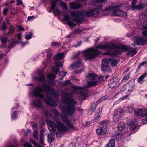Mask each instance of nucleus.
<instances>
[{
  "label": "nucleus",
  "instance_id": "4d7b16f0",
  "mask_svg": "<svg viewBox=\"0 0 147 147\" xmlns=\"http://www.w3.org/2000/svg\"><path fill=\"white\" fill-rule=\"evenodd\" d=\"M16 5H19L21 4H23V2L22 0H16Z\"/></svg>",
  "mask_w": 147,
  "mask_h": 147
},
{
  "label": "nucleus",
  "instance_id": "5701e85b",
  "mask_svg": "<svg viewBox=\"0 0 147 147\" xmlns=\"http://www.w3.org/2000/svg\"><path fill=\"white\" fill-rule=\"evenodd\" d=\"M136 39L137 44L139 45H144L147 42V40L141 37H137Z\"/></svg>",
  "mask_w": 147,
  "mask_h": 147
},
{
  "label": "nucleus",
  "instance_id": "c9c22d12",
  "mask_svg": "<svg viewBox=\"0 0 147 147\" xmlns=\"http://www.w3.org/2000/svg\"><path fill=\"white\" fill-rule=\"evenodd\" d=\"M17 112L16 111H14L13 112L12 115V117L11 118V119L12 121H13L16 119L17 118Z\"/></svg>",
  "mask_w": 147,
  "mask_h": 147
},
{
  "label": "nucleus",
  "instance_id": "c03bdc74",
  "mask_svg": "<svg viewBox=\"0 0 147 147\" xmlns=\"http://www.w3.org/2000/svg\"><path fill=\"white\" fill-rule=\"evenodd\" d=\"M60 6L64 9H67V7L66 4L65 3L62 2L60 4Z\"/></svg>",
  "mask_w": 147,
  "mask_h": 147
},
{
  "label": "nucleus",
  "instance_id": "49530a36",
  "mask_svg": "<svg viewBox=\"0 0 147 147\" xmlns=\"http://www.w3.org/2000/svg\"><path fill=\"white\" fill-rule=\"evenodd\" d=\"M147 63V61H145L142 62L138 66V69L141 68V67L143 66L144 65H146Z\"/></svg>",
  "mask_w": 147,
  "mask_h": 147
},
{
  "label": "nucleus",
  "instance_id": "603ef678",
  "mask_svg": "<svg viewBox=\"0 0 147 147\" xmlns=\"http://www.w3.org/2000/svg\"><path fill=\"white\" fill-rule=\"evenodd\" d=\"M97 105L95 103H93L91 105V108L92 110L91 111H93L96 107Z\"/></svg>",
  "mask_w": 147,
  "mask_h": 147
},
{
  "label": "nucleus",
  "instance_id": "72a5a7b5",
  "mask_svg": "<svg viewBox=\"0 0 147 147\" xmlns=\"http://www.w3.org/2000/svg\"><path fill=\"white\" fill-rule=\"evenodd\" d=\"M115 142L113 139H111L109 142L108 147H114Z\"/></svg>",
  "mask_w": 147,
  "mask_h": 147
},
{
  "label": "nucleus",
  "instance_id": "680f3d73",
  "mask_svg": "<svg viewBox=\"0 0 147 147\" xmlns=\"http://www.w3.org/2000/svg\"><path fill=\"white\" fill-rule=\"evenodd\" d=\"M129 75H127L122 79V81L124 82H126L127 80L129 79Z\"/></svg>",
  "mask_w": 147,
  "mask_h": 147
},
{
  "label": "nucleus",
  "instance_id": "473e14b6",
  "mask_svg": "<svg viewBox=\"0 0 147 147\" xmlns=\"http://www.w3.org/2000/svg\"><path fill=\"white\" fill-rule=\"evenodd\" d=\"M10 11L11 12V13L12 15H14L16 13H17V11L16 10V9L14 7L10 6Z\"/></svg>",
  "mask_w": 147,
  "mask_h": 147
},
{
  "label": "nucleus",
  "instance_id": "cd10ccee",
  "mask_svg": "<svg viewBox=\"0 0 147 147\" xmlns=\"http://www.w3.org/2000/svg\"><path fill=\"white\" fill-rule=\"evenodd\" d=\"M147 75V74L146 73L141 75L138 78L137 80L138 82L140 84H142L144 82V81L143 80V79Z\"/></svg>",
  "mask_w": 147,
  "mask_h": 147
},
{
  "label": "nucleus",
  "instance_id": "dca6fc26",
  "mask_svg": "<svg viewBox=\"0 0 147 147\" xmlns=\"http://www.w3.org/2000/svg\"><path fill=\"white\" fill-rule=\"evenodd\" d=\"M127 123L128 126H131L133 129V131L136 132L137 130L136 131V128L138 126V122L135 120H131L128 119L127 121Z\"/></svg>",
  "mask_w": 147,
  "mask_h": 147
},
{
  "label": "nucleus",
  "instance_id": "20e7f679",
  "mask_svg": "<svg viewBox=\"0 0 147 147\" xmlns=\"http://www.w3.org/2000/svg\"><path fill=\"white\" fill-rule=\"evenodd\" d=\"M51 111L55 115L56 117V120L54 123L50 120L47 122L48 129L51 134L48 135V137L50 141L53 140V136H54V133H55L57 137H60L62 135L69 130L68 127L66 126L58 118L60 115V114L57 110L55 108L51 109Z\"/></svg>",
  "mask_w": 147,
  "mask_h": 147
},
{
  "label": "nucleus",
  "instance_id": "f3484780",
  "mask_svg": "<svg viewBox=\"0 0 147 147\" xmlns=\"http://www.w3.org/2000/svg\"><path fill=\"white\" fill-rule=\"evenodd\" d=\"M107 126L103 124L102 126L98 128L96 130L97 133L99 135L105 134L107 131Z\"/></svg>",
  "mask_w": 147,
  "mask_h": 147
},
{
  "label": "nucleus",
  "instance_id": "2f4dec72",
  "mask_svg": "<svg viewBox=\"0 0 147 147\" xmlns=\"http://www.w3.org/2000/svg\"><path fill=\"white\" fill-rule=\"evenodd\" d=\"M110 59H111L110 65L113 66H116L117 64V60L113 58H110Z\"/></svg>",
  "mask_w": 147,
  "mask_h": 147
},
{
  "label": "nucleus",
  "instance_id": "4c0bfd02",
  "mask_svg": "<svg viewBox=\"0 0 147 147\" xmlns=\"http://www.w3.org/2000/svg\"><path fill=\"white\" fill-rule=\"evenodd\" d=\"M82 43V42L81 41H78L77 44H73L71 47H79L81 46Z\"/></svg>",
  "mask_w": 147,
  "mask_h": 147
},
{
  "label": "nucleus",
  "instance_id": "e433bc0d",
  "mask_svg": "<svg viewBox=\"0 0 147 147\" xmlns=\"http://www.w3.org/2000/svg\"><path fill=\"white\" fill-rule=\"evenodd\" d=\"M28 41L23 42L22 40L21 41V42H18L17 44H20L21 46L23 47L27 45L28 44Z\"/></svg>",
  "mask_w": 147,
  "mask_h": 147
},
{
  "label": "nucleus",
  "instance_id": "f8f14e48",
  "mask_svg": "<svg viewBox=\"0 0 147 147\" xmlns=\"http://www.w3.org/2000/svg\"><path fill=\"white\" fill-rule=\"evenodd\" d=\"M51 6L50 11L49 12L52 11L55 15L59 16L62 13L57 7H56L55 5L58 0H51Z\"/></svg>",
  "mask_w": 147,
  "mask_h": 147
},
{
  "label": "nucleus",
  "instance_id": "4be33fe9",
  "mask_svg": "<svg viewBox=\"0 0 147 147\" xmlns=\"http://www.w3.org/2000/svg\"><path fill=\"white\" fill-rule=\"evenodd\" d=\"M70 8L72 9H78L80 8L82 5L78 3L74 2L69 4Z\"/></svg>",
  "mask_w": 147,
  "mask_h": 147
},
{
  "label": "nucleus",
  "instance_id": "774afa93",
  "mask_svg": "<svg viewBox=\"0 0 147 147\" xmlns=\"http://www.w3.org/2000/svg\"><path fill=\"white\" fill-rule=\"evenodd\" d=\"M44 133V130L42 129L40 131V136H43Z\"/></svg>",
  "mask_w": 147,
  "mask_h": 147
},
{
  "label": "nucleus",
  "instance_id": "69168bd1",
  "mask_svg": "<svg viewBox=\"0 0 147 147\" xmlns=\"http://www.w3.org/2000/svg\"><path fill=\"white\" fill-rule=\"evenodd\" d=\"M62 72H61L59 74V76H60L61 75H62V77L60 79L61 80H62L63 79V78L64 76H65L66 74H67V72H65L63 73V74H62Z\"/></svg>",
  "mask_w": 147,
  "mask_h": 147
},
{
  "label": "nucleus",
  "instance_id": "39448f33",
  "mask_svg": "<svg viewBox=\"0 0 147 147\" xmlns=\"http://www.w3.org/2000/svg\"><path fill=\"white\" fill-rule=\"evenodd\" d=\"M107 0H94L96 8L88 9L87 11H78L71 12L70 14L74 18L72 20L79 24L82 23L85 16H96L99 13V9L102 8L100 4L105 2Z\"/></svg>",
  "mask_w": 147,
  "mask_h": 147
},
{
  "label": "nucleus",
  "instance_id": "e2e57ef3",
  "mask_svg": "<svg viewBox=\"0 0 147 147\" xmlns=\"http://www.w3.org/2000/svg\"><path fill=\"white\" fill-rule=\"evenodd\" d=\"M43 112H44L45 114V115L46 116H51V115L49 113V111H44Z\"/></svg>",
  "mask_w": 147,
  "mask_h": 147
},
{
  "label": "nucleus",
  "instance_id": "58836bf2",
  "mask_svg": "<svg viewBox=\"0 0 147 147\" xmlns=\"http://www.w3.org/2000/svg\"><path fill=\"white\" fill-rule=\"evenodd\" d=\"M142 18L144 19H147V11H143L141 13Z\"/></svg>",
  "mask_w": 147,
  "mask_h": 147
},
{
  "label": "nucleus",
  "instance_id": "4468645a",
  "mask_svg": "<svg viewBox=\"0 0 147 147\" xmlns=\"http://www.w3.org/2000/svg\"><path fill=\"white\" fill-rule=\"evenodd\" d=\"M82 60L81 59H79L74 63L71 65V67L74 69L79 68L80 67L81 69L77 71L78 73H81L84 70V67L82 66Z\"/></svg>",
  "mask_w": 147,
  "mask_h": 147
},
{
  "label": "nucleus",
  "instance_id": "a211bd4d",
  "mask_svg": "<svg viewBox=\"0 0 147 147\" xmlns=\"http://www.w3.org/2000/svg\"><path fill=\"white\" fill-rule=\"evenodd\" d=\"M71 18L67 14L64 15V18L63 20L67 22L68 24L71 27V28H73L76 26V24L71 21Z\"/></svg>",
  "mask_w": 147,
  "mask_h": 147
},
{
  "label": "nucleus",
  "instance_id": "8fccbe9b",
  "mask_svg": "<svg viewBox=\"0 0 147 147\" xmlns=\"http://www.w3.org/2000/svg\"><path fill=\"white\" fill-rule=\"evenodd\" d=\"M7 28V25L6 24L3 23L2 25V27L0 28V30H5Z\"/></svg>",
  "mask_w": 147,
  "mask_h": 147
},
{
  "label": "nucleus",
  "instance_id": "6e6552de",
  "mask_svg": "<svg viewBox=\"0 0 147 147\" xmlns=\"http://www.w3.org/2000/svg\"><path fill=\"white\" fill-rule=\"evenodd\" d=\"M121 6V5H119L114 7H111L106 8V10L111 11L116 16L125 17L127 16L126 13L119 9Z\"/></svg>",
  "mask_w": 147,
  "mask_h": 147
},
{
  "label": "nucleus",
  "instance_id": "bb28decb",
  "mask_svg": "<svg viewBox=\"0 0 147 147\" xmlns=\"http://www.w3.org/2000/svg\"><path fill=\"white\" fill-rule=\"evenodd\" d=\"M86 77L89 80H95L97 79V75L92 73L91 74H88V75L86 76Z\"/></svg>",
  "mask_w": 147,
  "mask_h": 147
},
{
  "label": "nucleus",
  "instance_id": "052dcab7",
  "mask_svg": "<svg viewBox=\"0 0 147 147\" xmlns=\"http://www.w3.org/2000/svg\"><path fill=\"white\" fill-rule=\"evenodd\" d=\"M113 80L112 79L111 80H110V82L111 84H113V86L111 87V88H113L115 86L116 84V82H114Z\"/></svg>",
  "mask_w": 147,
  "mask_h": 147
},
{
  "label": "nucleus",
  "instance_id": "423d86ee",
  "mask_svg": "<svg viewBox=\"0 0 147 147\" xmlns=\"http://www.w3.org/2000/svg\"><path fill=\"white\" fill-rule=\"evenodd\" d=\"M45 53L47 54V58L42 62V64L45 67L49 64L51 70L56 74H57L59 71V67L62 66V63L59 60L64 58L66 55L65 52L57 53L54 58L52 57V53L50 50H47Z\"/></svg>",
  "mask_w": 147,
  "mask_h": 147
},
{
  "label": "nucleus",
  "instance_id": "bf43d9fd",
  "mask_svg": "<svg viewBox=\"0 0 147 147\" xmlns=\"http://www.w3.org/2000/svg\"><path fill=\"white\" fill-rule=\"evenodd\" d=\"M8 9L7 8H5L3 10V14L5 16L6 15L8 12Z\"/></svg>",
  "mask_w": 147,
  "mask_h": 147
},
{
  "label": "nucleus",
  "instance_id": "ea45409f",
  "mask_svg": "<svg viewBox=\"0 0 147 147\" xmlns=\"http://www.w3.org/2000/svg\"><path fill=\"white\" fill-rule=\"evenodd\" d=\"M51 44L52 46L56 47V46H61L63 45V43L60 42H53Z\"/></svg>",
  "mask_w": 147,
  "mask_h": 147
},
{
  "label": "nucleus",
  "instance_id": "7c9ffc66",
  "mask_svg": "<svg viewBox=\"0 0 147 147\" xmlns=\"http://www.w3.org/2000/svg\"><path fill=\"white\" fill-rule=\"evenodd\" d=\"M0 40L3 44V47L5 48L6 47L4 46L3 45L7 43L9 41V39L7 37H1L0 38Z\"/></svg>",
  "mask_w": 147,
  "mask_h": 147
},
{
  "label": "nucleus",
  "instance_id": "c756f323",
  "mask_svg": "<svg viewBox=\"0 0 147 147\" xmlns=\"http://www.w3.org/2000/svg\"><path fill=\"white\" fill-rule=\"evenodd\" d=\"M29 142L30 143H32L35 147H43L40 146L38 143L36 141H34L33 139H30V140Z\"/></svg>",
  "mask_w": 147,
  "mask_h": 147
},
{
  "label": "nucleus",
  "instance_id": "6e6d98bb",
  "mask_svg": "<svg viewBox=\"0 0 147 147\" xmlns=\"http://www.w3.org/2000/svg\"><path fill=\"white\" fill-rule=\"evenodd\" d=\"M106 96L102 97L100 99L97 101V103H99L102 100H105L106 98Z\"/></svg>",
  "mask_w": 147,
  "mask_h": 147
},
{
  "label": "nucleus",
  "instance_id": "13d9d810",
  "mask_svg": "<svg viewBox=\"0 0 147 147\" xmlns=\"http://www.w3.org/2000/svg\"><path fill=\"white\" fill-rule=\"evenodd\" d=\"M70 82L69 80H66L65 82H63L62 84L66 86L70 84Z\"/></svg>",
  "mask_w": 147,
  "mask_h": 147
},
{
  "label": "nucleus",
  "instance_id": "9d476101",
  "mask_svg": "<svg viewBox=\"0 0 147 147\" xmlns=\"http://www.w3.org/2000/svg\"><path fill=\"white\" fill-rule=\"evenodd\" d=\"M118 131L117 134V136L120 135L124 136L125 137L130 135L129 133H128V128L125 127V124L123 122L119 123L118 126Z\"/></svg>",
  "mask_w": 147,
  "mask_h": 147
},
{
  "label": "nucleus",
  "instance_id": "864d4df0",
  "mask_svg": "<svg viewBox=\"0 0 147 147\" xmlns=\"http://www.w3.org/2000/svg\"><path fill=\"white\" fill-rule=\"evenodd\" d=\"M97 79L96 80H98V82H102L103 79V78H104V77L102 76H98L97 75Z\"/></svg>",
  "mask_w": 147,
  "mask_h": 147
},
{
  "label": "nucleus",
  "instance_id": "37998d69",
  "mask_svg": "<svg viewBox=\"0 0 147 147\" xmlns=\"http://www.w3.org/2000/svg\"><path fill=\"white\" fill-rule=\"evenodd\" d=\"M143 28L144 29L147 30V25L146 26H144L143 27ZM142 33L143 35L144 36H147V31L146 30H143L142 32Z\"/></svg>",
  "mask_w": 147,
  "mask_h": 147
},
{
  "label": "nucleus",
  "instance_id": "6ab92c4d",
  "mask_svg": "<svg viewBox=\"0 0 147 147\" xmlns=\"http://www.w3.org/2000/svg\"><path fill=\"white\" fill-rule=\"evenodd\" d=\"M47 78L49 80V84L52 86L55 85L54 81L55 78V76L53 73H49L47 76Z\"/></svg>",
  "mask_w": 147,
  "mask_h": 147
},
{
  "label": "nucleus",
  "instance_id": "a878e982",
  "mask_svg": "<svg viewBox=\"0 0 147 147\" xmlns=\"http://www.w3.org/2000/svg\"><path fill=\"white\" fill-rule=\"evenodd\" d=\"M83 30V29L79 28L76 29L74 32L70 33L67 36V38H69L71 37L74 36L75 34H80L81 32H82Z\"/></svg>",
  "mask_w": 147,
  "mask_h": 147
},
{
  "label": "nucleus",
  "instance_id": "5fc2aeb1",
  "mask_svg": "<svg viewBox=\"0 0 147 147\" xmlns=\"http://www.w3.org/2000/svg\"><path fill=\"white\" fill-rule=\"evenodd\" d=\"M18 30L21 31H25L26 30H25L24 28L22 26L20 25H18Z\"/></svg>",
  "mask_w": 147,
  "mask_h": 147
},
{
  "label": "nucleus",
  "instance_id": "f704fd0d",
  "mask_svg": "<svg viewBox=\"0 0 147 147\" xmlns=\"http://www.w3.org/2000/svg\"><path fill=\"white\" fill-rule=\"evenodd\" d=\"M26 34L25 36V38L26 40H29L32 38L33 34L32 32L27 34V32H26Z\"/></svg>",
  "mask_w": 147,
  "mask_h": 147
},
{
  "label": "nucleus",
  "instance_id": "f03ea898",
  "mask_svg": "<svg viewBox=\"0 0 147 147\" xmlns=\"http://www.w3.org/2000/svg\"><path fill=\"white\" fill-rule=\"evenodd\" d=\"M127 47L125 45H119L111 42H109L105 44H99L97 47L94 48H90L83 51L79 52L78 54L79 55L84 57L86 60H90L96 57L101 53V51L98 50H104L108 49H115L114 51H109L105 53L106 55L116 56L120 54L124 51L127 50Z\"/></svg>",
  "mask_w": 147,
  "mask_h": 147
},
{
  "label": "nucleus",
  "instance_id": "f257e3e1",
  "mask_svg": "<svg viewBox=\"0 0 147 147\" xmlns=\"http://www.w3.org/2000/svg\"><path fill=\"white\" fill-rule=\"evenodd\" d=\"M45 76L43 70L42 69H38L32 74V77L33 79L44 83L42 86L38 85L31 94L43 99L47 104L55 107L58 103L59 95L54 90L45 83L47 80Z\"/></svg>",
  "mask_w": 147,
  "mask_h": 147
},
{
  "label": "nucleus",
  "instance_id": "09e8293b",
  "mask_svg": "<svg viewBox=\"0 0 147 147\" xmlns=\"http://www.w3.org/2000/svg\"><path fill=\"white\" fill-rule=\"evenodd\" d=\"M31 123L34 129H36L37 127L36 123L34 122H31Z\"/></svg>",
  "mask_w": 147,
  "mask_h": 147
},
{
  "label": "nucleus",
  "instance_id": "a19ab883",
  "mask_svg": "<svg viewBox=\"0 0 147 147\" xmlns=\"http://www.w3.org/2000/svg\"><path fill=\"white\" fill-rule=\"evenodd\" d=\"M33 137L34 139L37 140L38 139V132L37 131L35 130L34 132Z\"/></svg>",
  "mask_w": 147,
  "mask_h": 147
},
{
  "label": "nucleus",
  "instance_id": "de8ad7c7",
  "mask_svg": "<svg viewBox=\"0 0 147 147\" xmlns=\"http://www.w3.org/2000/svg\"><path fill=\"white\" fill-rule=\"evenodd\" d=\"M34 19V16H28L27 17V20H26V23H28V21H32Z\"/></svg>",
  "mask_w": 147,
  "mask_h": 147
},
{
  "label": "nucleus",
  "instance_id": "338daca9",
  "mask_svg": "<svg viewBox=\"0 0 147 147\" xmlns=\"http://www.w3.org/2000/svg\"><path fill=\"white\" fill-rule=\"evenodd\" d=\"M127 96H124L122 98H120V99H119V101H121L123 100H124L126 99L127 98Z\"/></svg>",
  "mask_w": 147,
  "mask_h": 147
},
{
  "label": "nucleus",
  "instance_id": "ddd939ff",
  "mask_svg": "<svg viewBox=\"0 0 147 147\" xmlns=\"http://www.w3.org/2000/svg\"><path fill=\"white\" fill-rule=\"evenodd\" d=\"M123 114V110L122 109L115 110L113 117V121L115 122H117L121 120Z\"/></svg>",
  "mask_w": 147,
  "mask_h": 147
},
{
  "label": "nucleus",
  "instance_id": "393cba45",
  "mask_svg": "<svg viewBox=\"0 0 147 147\" xmlns=\"http://www.w3.org/2000/svg\"><path fill=\"white\" fill-rule=\"evenodd\" d=\"M126 46L127 47V49L125 51H128L127 53V54L128 55L132 57L135 55L137 53L138 51L137 50L129 48L128 46Z\"/></svg>",
  "mask_w": 147,
  "mask_h": 147
},
{
  "label": "nucleus",
  "instance_id": "aec40b11",
  "mask_svg": "<svg viewBox=\"0 0 147 147\" xmlns=\"http://www.w3.org/2000/svg\"><path fill=\"white\" fill-rule=\"evenodd\" d=\"M134 86V83L131 82H129L127 85L123 86L121 90L123 91H127L129 92L131 90L133 87Z\"/></svg>",
  "mask_w": 147,
  "mask_h": 147
},
{
  "label": "nucleus",
  "instance_id": "0eeeda50",
  "mask_svg": "<svg viewBox=\"0 0 147 147\" xmlns=\"http://www.w3.org/2000/svg\"><path fill=\"white\" fill-rule=\"evenodd\" d=\"M86 82L87 84L84 85V88L77 86L72 87L71 90L73 93L79 94L81 97L80 99L82 100L84 99L88 94V92L86 87H93L97 85L98 83V81L96 80L91 81H87Z\"/></svg>",
  "mask_w": 147,
  "mask_h": 147
},
{
  "label": "nucleus",
  "instance_id": "c85d7f7f",
  "mask_svg": "<svg viewBox=\"0 0 147 147\" xmlns=\"http://www.w3.org/2000/svg\"><path fill=\"white\" fill-rule=\"evenodd\" d=\"M144 7V6L142 3L138 4L136 6H133L131 7L132 9L138 10L142 9H143Z\"/></svg>",
  "mask_w": 147,
  "mask_h": 147
},
{
  "label": "nucleus",
  "instance_id": "a18cd8bd",
  "mask_svg": "<svg viewBox=\"0 0 147 147\" xmlns=\"http://www.w3.org/2000/svg\"><path fill=\"white\" fill-rule=\"evenodd\" d=\"M39 143L41 145H43L44 143V138L43 136H40Z\"/></svg>",
  "mask_w": 147,
  "mask_h": 147
},
{
  "label": "nucleus",
  "instance_id": "b1692460",
  "mask_svg": "<svg viewBox=\"0 0 147 147\" xmlns=\"http://www.w3.org/2000/svg\"><path fill=\"white\" fill-rule=\"evenodd\" d=\"M32 104L41 109H42L43 107V106L41 102V100L38 99H36L34 100Z\"/></svg>",
  "mask_w": 147,
  "mask_h": 147
},
{
  "label": "nucleus",
  "instance_id": "2eb2a0df",
  "mask_svg": "<svg viewBox=\"0 0 147 147\" xmlns=\"http://www.w3.org/2000/svg\"><path fill=\"white\" fill-rule=\"evenodd\" d=\"M111 59L105 58L102 61V70L105 71L108 69V67L110 66Z\"/></svg>",
  "mask_w": 147,
  "mask_h": 147
},
{
  "label": "nucleus",
  "instance_id": "79ce46f5",
  "mask_svg": "<svg viewBox=\"0 0 147 147\" xmlns=\"http://www.w3.org/2000/svg\"><path fill=\"white\" fill-rule=\"evenodd\" d=\"M15 32V28L11 25H10V35L12 34Z\"/></svg>",
  "mask_w": 147,
  "mask_h": 147
},
{
  "label": "nucleus",
  "instance_id": "3c124183",
  "mask_svg": "<svg viewBox=\"0 0 147 147\" xmlns=\"http://www.w3.org/2000/svg\"><path fill=\"white\" fill-rule=\"evenodd\" d=\"M23 147H33V146L29 143L26 142L24 144Z\"/></svg>",
  "mask_w": 147,
  "mask_h": 147
},
{
  "label": "nucleus",
  "instance_id": "7ed1b4c3",
  "mask_svg": "<svg viewBox=\"0 0 147 147\" xmlns=\"http://www.w3.org/2000/svg\"><path fill=\"white\" fill-rule=\"evenodd\" d=\"M63 103L60 106L62 109L63 114L61 115V118L63 122L72 129H74V126L66 115H71L74 114L77 105L76 102L72 98V94H65L62 99Z\"/></svg>",
  "mask_w": 147,
  "mask_h": 147
},
{
  "label": "nucleus",
  "instance_id": "1a4fd4ad",
  "mask_svg": "<svg viewBox=\"0 0 147 147\" xmlns=\"http://www.w3.org/2000/svg\"><path fill=\"white\" fill-rule=\"evenodd\" d=\"M134 114L136 116L144 117L145 118L142 120L141 121L143 124L147 123V109L140 108L136 109L134 111Z\"/></svg>",
  "mask_w": 147,
  "mask_h": 147
},
{
  "label": "nucleus",
  "instance_id": "0e129e2a",
  "mask_svg": "<svg viewBox=\"0 0 147 147\" xmlns=\"http://www.w3.org/2000/svg\"><path fill=\"white\" fill-rule=\"evenodd\" d=\"M137 1L136 0H134L132 2V5L131 7L133 6H135V5L137 3Z\"/></svg>",
  "mask_w": 147,
  "mask_h": 147
},
{
  "label": "nucleus",
  "instance_id": "412c9836",
  "mask_svg": "<svg viewBox=\"0 0 147 147\" xmlns=\"http://www.w3.org/2000/svg\"><path fill=\"white\" fill-rule=\"evenodd\" d=\"M102 114V109H100L98 112L94 115V119L92 120V122H94L99 121L101 118Z\"/></svg>",
  "mask_w": 147,
  "mask_h": 147
},
{
  "label": "nucleus",
  "instance_id": "9b49d317",
  "mask_svg": "<svg viewBox=\"0 0 147 147\" xmlns=\"http://www.w3.org/2000/svg\"><path fill=\"white\" fill-rule=\"evenodd\" d=\"M17 40L12 38L10 40V49L13 48L18 42H21L22 39V33L21 32H18L15 35Z\"/></svg>",
  "mask_w": 147,
  "mask_h": 147
}]
</instances>
